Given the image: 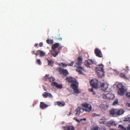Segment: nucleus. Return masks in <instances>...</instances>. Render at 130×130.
<instances>
[{"label":"nucleus","instance_id":"f257e3e1","mask_svg":"<svg viewBox=\"0 0 130 130\" xmlns=\"http://www.w3.org/2000/svg\"><path fill=\"white\" fill-rule=\"evenodd\" d=\"M82 59L81 57H78V58L77 62L75 63V66L77 67L76 71L78 72L80 74H82V71H84L85 69L84 68L81 66V65L82 63Z\"/></svg>","mask_w":130,"mask_h":130},{"label":"nucleus","instance_id":"f03ea898","mask_svg":"<svg viewBox=\"0 0 130 130\" xmlns=\"http://www.w3.org/2000/svg\"><path fill=\"white\" fill-rule=\"evenodd\" d=\"M78 83L76 80L74 81V82L71 85V86L74 92L75 93L78 94L80 92L78 88Z\"/></svg>","mask_w":130,"mask_h":130},{"label":"nucleus","instance_id":"7ed1b4c3","mask_svg":"<svg viewBox=\"0 0 130 130\" xmlns=\"http://www.w3.org/2000/svg\"><path fill=\"white\" fill-rule=\"evenodd\" d=\"M117 87L119 89L118 93L119 94L123 96L126 92V90L124 88V86L122 84H119L117 85Z\"/></svg>","mask_w":130,"mask_h":130},{"label":"nucleus","instance_id":"20e7f679","mask_svg":"<svg viewBox=\"0 0 130 130\" xmlns=\"http://www.w3.org/2000/svg\"><path fill=\"white\" fill-rule=\"evenodd\" d=\"M81 105L83 107V109L85 111L89 112L92 110V106L90 104L85 103L82 104Z\"/></svg>","mask_w":130,"mask_h":130},{"label":"nucleus","instance_id":"39448f33","mask_svg":"<svg viewBox=\"0 0 130 130\" xmlns=\"http://www.w3.org/2000/svg\"><path fill=\"white\" fill-rule=\"evenodd\" d=\"M90 86L92 88L95 89H97L99 88L98 86L99 81L96 79L94 78L92 79L90 81Z\"/></svg>","mask_w":130,"mask_h":130},{"label":"nucleus","instance_id":"423d86ee","mask_svg":"<svg viewBox=\"0 0 130 130\" xmlns=\"http://www.w3.org/2000/svg\"><path fill=\"white\" fill-rule=\"evenodd\" d=\"M100 84L101 90L104 91L106 90L108 87V84L103 80L100 81Z\"/></svg>","mask_w":130,"mask_h":130},{"label":"nucleus","instance_id":"0eeeda50","mask_svg":"<svg viewBox=\"0 0 130 130\" xmlns=\"http://www.w3.org/2000/svg\"><path fill=\"white\" fill-rule=\"evenodd\" d=\"M96 62L94 60L88 59L86 60L84 62V64L88 68H90L92 64L94 63L95 64Z\"/></svg>","mask_w":130,"mask_h":130},{"label":"nucleus","instance_id":"6e6552de","mask_svg":"<svg viewBox=\"0 0 130 130\" xmlns=\"http://www.w3.org/2000/svg\"><path fill=\"white\" fill-rule=\"evenodd\" d=\"M59 69V71L60 73L63 76V77H65L69 74V73L66 69H64L61 68H58Z\"/></svg>","mask_w":130,"mask_h":130},{"label":"nucleus","instance_id":"1a4fd4ad","mask_svg":"<svg viewBox=\"0 0 130 130\" xmlns=\"http://www.w3.org/2000/svg\"><path fill=\"white\" fill-rule=\"evenodd\" d=\"M114 95L111 93H109L103 95V98L107 99H112L115 98Z\"/></svg>","mask_w":130,"mask_h":130},{"label":"nucleus","instance_id":"9d476101","mask_svg":"<svg viewBox=\"0 0 130 130\" xmlns=\"http://www.w3.org/2000/svg\"><path fill=\"white\" fill-rule=\"evenodd\" d=\"M84 111L83 108L82 107H78L76 109L75 111L76 112L75 113V114L76 116H78L80 113H83Z\"/></svg>","mask_w":130,"mask_h":130},{"label":"nucleus","instance_id":"9b49d317","mask_svg":"<svg viewBox=\"0 0 130 130\" xmlns=\"http://www.w3.org/2000/svg\"><path fill=\"white\" fill-rule=\"evenodd\" d=\"M94 52L96 56L99 57H103L102 53L100 50L96 48L94 50Z\"/></svg>","mask_w":130,"mask_h":130},{"label":"nucleus","instance_id":"f8f14e48","mask_svg":"<svg viewBox=\"0 0 130 130\" xmlns=\"http://www.w3.org/2000/svg\"><path fill=\"white\" fill-rule=\"evenodd\" d=\"M49 75L46 74L45 76L43 77L44 79L47 80H49L50 82H52L55 80L54 78L52 77H48Z\"/></svg>","mask_w":130,"mask_h":130},{"label":"nucleus","instance_id":"ddd939ff","mask_svg":"<svg viewBox=\"0 0 130 130\" xmlns=\"http://www.w3.org/2000/svg\"><path fill=\"white\" fill-rule=\"evenodd\" d=\"M96 73L98 77L100 78H102L104 76V70L98 71L96 72Z\"/></svg>","mask_w":130,"mask_h":130},{"label":"nucleus","instance_id":"4468645a","mask_svg":"<svg viewBox=\"0 0 130 130\" xmlns=\"http://www.w3.org/2000/svg\"><path fill=\"white\" fill-rule=\"evenodd\" d=\"M45 53L44 52L39 50H38L37 51V53L35 54V55L36 56H37L38 55H39L40 57L44 56L45 55Z\"/></svg>","mask_w":130,"mask_h":130},{"label":"nucleus","instance_id":"2eb2a0df","mask_svg":"<svg viewBox=\"0 0 130 130\" xmlns=\"http://www.w3.org/2000/svg\"><path fill=\"white\" fill-rule=\"evenodd\" d=\"M68 82L71 83H72L74 82V81H75L76 80V79L71 76H68L66 79Z\"/></svg>","mask_w":130,"mask_h":130},{"label":"nucleus","instance_id":"dca6fc26","mask_svg":"<svg viewBox=\"0 0 130 130\" xmlns=\"http://www.w3.org/2000/svg\"><path fill=\"white\" fill-rule=\"evenodd\" d=\"M104 66L102 64L98 65L95 67L96 72L104 70L103 69Z\"/></svg>","mask_w":130,"mask_h":130},{"label":"nucleus","instance_id":"f3484780","mask_svg":"<svg viewBox=\"0 0 130 130\" xmlns=\"http://www.w3.org/2000/svg\"><path fill=\"white\" fill-rule=\"evenodd\" d=\"M48 106V105L44 103L43 102H40V107L41 109H44L47 107Z\"/></svg>","mask_w":130,"mask_h":130},{"label":"nucleus","instance_id":"a211bd4d","mask_svg":"<svg viewBox=\"0 0 130 130\" xmlns=\"http://www.w3.org/2000/svg\"><path fill=\"white\" fill-rule=\"evenodd\" d=\"M55 105H57L58 106L61 107L64 106L65 105L64 102H61L59 101L56 102L55 103Z\"/></svg>","mask_w":130,"mask_h":130},{"label":"nucleus","instance_id":"6ab92c4d","mask_svg":"<svg viewBox=\"0 0 130 130\" xmlns=\"http://www.w3.org/2000/svg\"><path fill=\"white\" fill-rule=\"evenodd\" d=\"M63 129L64 130H74L75 128L73 126H68L63 127Z\"/></svg>","mask_w":130,"mask_h":130},{"label":"nucleus","instance_id":"aec40b11","mask_svg":"<svg viewBox=\"0 0 130 130\" xmlns=\"http://www.w3.org/2000/svg\"><path fill=\"white\" fill-rule=\"evenodd\" d=\"M59 46V43H56L52 45V49L53 50H55V49L58 47Z\"/></svg>","mask_w":130,"mask_h":130},{"label":"nucleus","instance_id":"412c9836","mask_svg":"<svg viewBox=\"0 0 130 130\" xmlns=\"http://www.w3.org/2000/svg\"><path fill=\"white\" fill-rule=\"evenodd\" d=\"M106 119L104 117H103L101 119H100L99 123L100 124H104L106 122Z\"/></svg>","mask_w":130,"mask_h":130},{"label":"nucleus","instance_id":"4be33fe9","mask_svg":"<svg viewBox=\"0 0 130 130\" xmlns=\"http://www.w3.org/2000/svg\"><path fill=\"white\" fill-rule=\"evenodd\" d=\"M117 111L116 109H112L109 111V113L110 115L112 116H114L116 114Z\"/></svg>","mask_w":130,"mask_h":130},{"label":"nucleus","instance_id":"5701e85b","mask_svg":"<svg viewBox=\"0 0 130 130\" xmlns=\"http://www.w3.org/2000/svg\"><path fill=\"white\" fill-rule=\"evenodd\" d=\"M52 54L53 56L56 57L58 54L59 51H56V50H53Z\"/></svg>","mask_w":130,"mask_h":130},{"label":"nucleus","instance_id":"b1692460","mask_svg":"<svg viewBox=\"0 0 130 130\" xmlns=\"http://www.w3.org/2000/svg\"><path fill=\"white\" fill-rule=\"evenodd\" d=\"M124 112V110L122 109H120L118 111H117L116 114L118 115H120L123 114Z\"/></svg>","mask_w":130,"mask_h":130},{"label":"nucleus","instance_id":"393cba45","mask_svg":"<svg viewBox=\"0 0 130 130\" xmlns=\"http://www.w3.org/2000/svg\"><path fill=\"white\" fill-rule=\"evenodd\" d=\"M47 60L48 62V65L51 67H53V62L52 60H49L48 59H47Z\"/></svg>","mask_w":130,"mask_h":130},{"label":"nucleus","instance_id":"a878e982","mask_svg":"<svg viewBox=\"0 0 130 130\" xmlns=\"http://www.w3.org/2000/svg\"><path fill=\"white\" fill-rule=\"evenodd\" d=\"M119 76L120 77L122 78H123L125 79H127V77L123 73H121L119 75Z\"/></svg>","mask_w":130,"mask_h":130},{"label":"nucleus","instance_id":"bb28decb","mask_svg":"<svg viewBox=\"0 0 130 130\" xmlns=\"http://www.w3.org/2000/svg\"><path fill=\"white\" fill-rule=\"evenodd\" d=\"M118 128L122 130H127V129L125 127H124L123 126L119 124L118 126Z\"/></svg>","mask_w":130,"mask_h":130},{"label":"nucleus","instance_id":"cd10ccee","mask_svg":"<svg viewBox=\"0 0 130 130\" xmlns=\"http://www.w3.org/2000/svg\"><path fill=\"white\" fill-rule=\"evenodd\" d=\"M60 34H57L55 37L56 39L60 40H62V38L60 37Z\"/></svg>","mask_w":130,"mask_h":130},{"label":"nucleus","instance_id":"c85d7f7f","mask_svg":"<svg viewBox=\"0 0 130 130\" xmlns=\"http://www.w3.org/2000/svg\"><path fill=\"white\" fill-rule=\"evenodd\" d=\"M46 42L48 44H52L53 43V40H52L47 39L46 40Z\"/></svg>","mask_w":130,"mask_h":130},{"label":"nucleus","instance_id":"c756f323","mask_svg":"<svg viewBox=\"0 0 130 130\" xmlns=\"http://www.w3.org/2000/svg\"><path fill=\"white\" fill-rule=\"evenodd\" d=\"M61 64L62 65V67L63 68H64L65 67H66L67 66V64H65L64 62H61L59 64V65L60 66L61 65Z\"/></svg>","mask_w":130,"mask_h":130},{"label":"nucleus","instance_id":"7c9ffc66","mask_svg":"<svg viewBox=\"0 0 130 130\" xmlns=\"http://www.w3.org/2000/svg\"><path fill=\"white\" fill-rule=\"evenodd\" d=\"M107 123L110 125H113L115 126L116 125L115 122L111 121H109L108 122H107Z\"/></svg>","mask_w":130,"mask_h":130},{"label":"nucleus","instance_id":"2f4dec72","mask_svg":"<svg viewBox=\"0 0 130 130\" xmlns=\"http://www.w3.org/2000/svg\"><path fill=\"white\" fill-rule=\"evenodd\" d=\"M89 91L90 92H92V94L93 95H95L96 94V92L93 91V88H92L91 89H89Z\"/></svg>","mask_w":130,"mask_h":130},{"label":"nucleus","instance_id":"473e14b6","mask_svg":"<svg viewBox=\"0 0 130 130\" xmlns=\"http://www.w3.org/2000/svg\"><path fill=\"white\" fill-rule=\"evenodd\" d=\"M118 99H116L112 103L113 105H115L117 104L118 103Z\"/></svg>","mask_w":130,"mask_h":130},{"label":"nucleus","instance_id":"72a5a7b5","mask_svg":"<svg viewBox=\"0 0 130 130\" xmlns=\"http://www.w3.org/2000/svg\"><path fill=\"white\" fill-rule=\"evenodd\" d=\"M47 93H48V92H45L43 94V96L44 98H46L48 96V94H47Z\"/></svg>","mask_w":130,"mask_h":130},{"label":"nucleus","instance_id":"f704fd0d","mask_svg":"<svg viewBox=\"0 0 130 130\" xmlns=\"http://www.w3.org/2000/svg\"><path fill=\"white\" fill-rule=\"evenodd\" d=\"M36 62L37 64L40 65L42 63L41 61V60L40 59H38L36 61Z\"/></svg>","mask_w":130,"mask_h":130},{"label":"nucleus","instance_id":"c9c22d12","mask_svg":"<svg viewBox=\"0 0 130 130\" xmlns=\"http://www.w3.org/2000/svg\"><path fill=\"white\" fill-rule=\"evenodd\" d=\"M57 84H57V83L56 82H53L51 83V85L52 86H55L56 87Z\"/></svg>","mask_w":130,"mask_h":130},{"label":"nucleus","instance_id":"e433bc0d","mask_svg":"<svg viewBox=\"0 0 130 130\" xmlns=\"http://www.w3.org/2000/svg\"><path fill=\"white\" fill-rule=\"evenodd\" d=\"M126 96L127 98L130 99V92H127L126 94Z\"/></svg>","mask_w":130,"mask_h":130},{"label":"nucleus","instance_id":"4c0bfd02","mask_svg":"<svg viewBox=\"0 0 130 130\" xmlns=\"http://www.w3.org/2000/svg\"><path fill=\"white\" fill-rule=\"evenodd\" d=\"M101 116L100 115L98 114L95 113H93L92 115V116L93 117H97V116Z\"/></svg>","mask_w":130,"mask_h":130},{"label":"nucleus","instance_id":"58836bf2","mask_svg":"<svg viewBox=\"0 0 130 130\" xmlns=\"http://www.w3.org/2000/svg\"><path fill=\"white\" fill-rule=\"evenodd\" d=\"M74 120H75L76 122H79L82 121V120H80L79 119L78 120L76 117H74L73 118Z\"/></svg>","mask_w":130,"mask_h":130},{"label":"nucleus","instance_id":"ea45409f","mask_svg":"<svg viewBox=\"0 0 130 130\" xmlns=\"http://www.w3.org/2000/svg\"><path fill=\"white\" fill-rule=\"evenodd\" d=\"M62 86L61 85H58L57 84L56 87L58 88L61 89L62 88Z\"/></svg>","mask_w":130,"mask_h":130},{"label":"nucleus","instance_id":"a19ab883","mask_svg":"<svg viewBox=\"0 0 130 130\" xmlns=\"http://www.w3.org/2000/svg\"><path fill=\"white\" fill-rule=\"evenodd\" d=\"M74 62L73 61H72L71 63L69 64H67V66H72L73 65Z\"/></svg>","mask_w":130,"mask_h":130},{"label":"nucleus","instance_id":"79ce46f5","mask_svg":"<svg viewBox=\"0 0 130 130\" xmlns=\"http://www.w3.org/2000/svg\"><path fill=\"white\" fill-rule=\"evenodd\" d=\"M47 94H48V96L50 98H52V95L50 93H47Z\"/></svg>","mask_w":130,"mask_h":130},{"label":"nucleus","instance_id":"37998d69","mask_svg":"<svg viewBox=\"0 0 130 130\" xmlns=\"http://www.w3.org/2000/svg\"><path fill=\"white\" fill-rule=\"evenodd\" d=\"M39 46L40 47H42L43 45V44L42 42H41L39 44Z\"/></svg>","mask_w":130,"mask_h":130},{"label":"nucleus","instance_id":"c03bdc74","mask_svg":"<svg viewBox=\"0 0 130 130\" xmlns=\"http://www.w3.org/2000/svg\"><path fill=\"white\" fill-rule=\"evenodd\" d=\"M98 128L99 127H97L93 128V129H92V130H99Z\"/></svg>","mask_w":130,"mask_h":130},{"label":"nucleus","instance_id":"a18cd8bd","mask_svg":"<svg viewBox=\"0 0 130 130\" xmlns=\"http://www.w3.org/2000/svg\"><path fill=\"white\" fill-rule=\"evenodd\" d=\"M126 70L127 71V72L129 70V67L128 66H126Z\"/></svg>","mask_w":130,"mask_h":130},{"label":"nucleus","instance_id":"49530a36","mask_svg":"<svg viewBox=\"0 0 130 130\" xmlns=\"http://www.w3.org/2000/svg\"><path fill=\"white\" fill-rule=\"evenodd\" d=\"M63 47L62 46H60L58 47L59 50H61L62 48Z\"/></svg>","mask_w":130,"mask_h":130},{"label":"nucleus","instance_id":"de8ad7c7","mask_svg":"<svg viewBox=\"0 0 130 130\" xmlns=\"http://www.w3.org/2000/svg\"><path fill=\"white\" fill-rule=\"evenodd\" d=\"M127 130H130V125H129L127 127Z\"/></svg>","mask_w":130,"mask_h":130},{"label":"nucleus","instance_id":"09e8293b","mask_svg":"<svg viewBox=\"0 0 130 130\" xmlns=\"http://www.w3.org/2000/svg\"><path fill=\"white\" fill-rule=\"evenodd\" d=\"M79 120H82V121L83 120L85 121L86 120V118H84L83 119H80Z\"/></svg>","mask_w":130,"mask_h":130},{"label":"nucleus","instance_id":"8fccbe9b","mask_svg":"<svg viewBox=\"0 0 130 130\" xmlns=\"http://www.w3.org/2000/svg\"><path fill=\"white\" fill-rule=\"evenodd\" d=\"M126 120L128 121H129V122H130V117H129L128 118L126 119Z\"/></svg>","mask_w":130,"mask_h":130},{"label":"nucleus","instance_id":"3c124183","mask_svg":"<svg viewBox=\"0 0 130 130\" xmlns=\"http://www.w3.org/2000/svg\"><path fill=\"white\" fill-rule=\"evenodd\" d=\"M38 44L36 43L35 44L34 46H35L36 47H37L38 46Z\"/></svg>","mask_w":130,"mask_h":130},{"label":"nucleus","instance_id":"603ef678","mask_svg":"<svg viewBox=\"0 0 130 130\" xmlns=\"http://www.w3.org/2000/svg\"><path fill=\"white\" fill-rule=\"evenodd\" d=\"M31 53H32V54H35V51H32L31 52Z\"/></svg>","mask_w":130,"mask_h":130},{"label":"nucleus","instance_id":"864d4df0","mask_svg":"<svg viewBox=\"0 0 130 130\" xmlns=\"http://www.w3.org/2000/svg\"><path fill=\"white\" fill-rule=\"evenodd\" d=\"M71 114H72V113H70V112H69V114H68V115H71Z\"/></svg>","mask_w":130,"mask_h":130},{"label":"nucleus","instance_id":"5fc2aeb1","mask_svg":"<svg viewBox=\"0 0 130 130\" xmlns=\"http://www.w3.org/2000/svg\"><path fill=\"white\" fill-rule=\"evenodd\" d=\"M44 90H45L46 91V89H45L44 88Z\"/></svg>","mask_w":130,"mask_h":130},{"label":"nucleus","instance_id":"6e6d98bb","mask_svg":"<svg viewBox=\"0 0 130 130\" xmlns=\"http://www.w3.org/2000/svg\"><path fill=\"white\" fill-rule=\"evenodd\" d=\"M129 106L130 107V104H129Z\"/></svg>","mask_w":130,"mask_h":130}]
</instances>
